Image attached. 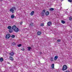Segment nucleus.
I'll return each mask as SVG.
<instances>
[{"label":"nucleus","mask_w":72,"mask_h":72,"mask_svg":"<svg viewBox=\"0 0 72 72\" xmlns=\"http://www.w3.org/2000/svg\"><path fill=\"white\" fill-rule=\"evenodd\" d=\"M58 57L57 56H56L54 57V60H57L58 59Z\"/></svg>","instance_id":"8"},{"label":"nucleus","mask_w":72,"mask_h":72,"mask_svg":"<svg viewBox=\"0 0 72 72\" xmlns=\"http://www.w3.org/2000/svg\"><path fill=\"white\" fill-rule=\"evenodd\" d=\"M51 67L52 69H54V64H52V65H51Z\"/></svg>","instance_id":"13"},{"label":"nucleus","mask_w":72,"mask_h":72,"mask_svg":"<svg viewBox=\"0 0 72 72\" xmlns=\"http://www.w3.org/2000/svg\"><path fill=\"white\" fill-rule=\"evenodd\" d=\"M10 60H11L12 61H13V60H14V59L13 58V57H10Z\"/></svg>","instance_id":"11"},{"label":"nucleus","mask_w":72,"mask_h":72,"mask_svg":"<svg viewBox=\"0 0 72 72\" xmlns=\"http://www.w3.org/2000/svg\"><path fill=\"white\" fill-rule=\"evenodd\" d=\"M45 14L46 15V16H48V15L49 14V12L48 11L46 12L45 13Z\"/></svg>","instance_id":"9"},{"label":"nucleus","mask_w":72,"mask_h":72,"mask_svg":"<svg viewBox=\"0 0 72 72\" xmlns=\"http://www.w3.org/2000/svg\"><path fill=\"white\" fill-rule=\"evenodd\" d=\"M9 54L11 56H13L14 54V53L13 52H11L9 53Z\"/></svg>","instance_id":"6"},{"label":"nucleus","mask_w":72,"mask_h":72,"mask_svg":"<svg viewBox=\"0 0 72 72\" xmlns=\"http://www.w3.org/2000/svg\"><path fill=\"white\" fill-rule=\"evenodd\" d=\"M12 44L13 45H15V43L14 42H13Z\"/></svg>","instance_id":"22"},{"label":"nucleus","mask_w":72,"mask_h":72,"mask_svg":"<svg viewBox=\"0 0 72 72\" xmlns=\"http://www.w3.org/2000/svg\"><path fill=\"white\" fill-rule=\"evenodd\" d=\"M42 16H44V13H42Z\"/></svg>","instance_id":"26"},{"label":"nucleus","mask_w":72,"mask_h":72,"mask_svg":"<svg viewBox=\"0 0 72 72\" xmlns=\"http://www.w3.org/2000/svg\"><path fill=\"white\" fill-rule=\"evenodd\" d=\"M67 69V66L66 65H64L62 67V71H64L65 70H66Z\"/></svg>","instance_id":"4"},{"label":"nucleus","mask_w":72,"mask_h":72,"mask_svg":"<svg viewBox=\"0 0 72 72\" xmlns=\"http://www.w3.org/2000/svg\"><path fill=\"white\" fill-rule=\"evenodd\" d=\"M33 14H34V11H33L32 12L30 13L31 15H33Z\"/></svg>","instance_id":"14"},{"label":"nucleus","mask_w":72,"mask_h":72,"mask_svg":"<svg viewBox=\"0 0 72 72\" xmlns=\"http://www.w3.org/2000/svg\"><path fill=\"white\" fill-rule=\"evenodd\" d=\"M37 34L38 35H40L41 34V32L38 31L37 33Z\"/></svg>","instance_id":"10"},{"label":"nucleus","mask_w":72,"mask_h":72,"mask_svg":"<svg viewBox=\"0 0 72 72\" xmlns=\"http://www.w3.org/2000/svg\"><path fill=\"white\" fill-rule=\"evenodd\" d=\"M57 41H58V42H60V39H58L57 40Z\"/></svg>","instance_id":"29"},{"label":"nucleus","mask_w":72,"mask_h":72,"mask_svg":"<svg viewBox=\"0 0 72 72\" xmlns=\"http://www.w3.org/2000/svg\"><path fill=\"white\" fill-rule=\"evenodd\" d=\"M8 64H10V63L9 62H8Z\"/></svg>","instance_id":"34"},{"label":"nucleus","mask_w":72,"mask_h":72,"mask_svg":"<svg viewBox=\"0 0 72 72\" xmlns=\"http://www.w3.org/2000/svg\"><path fill=\"white\" fill-rule=\"evenodd\" d=\"M11 37L12 38H14V37H15V35H12Z\"/></svg>","instance_id":"21"},{"label":"nucleus","mask_w":72,"mask_h":72,"mask_svg":"<svg viewBox=\"0 0 72 72\" xmlns=\"http://www.w3.org/2000/svg\"><path fill=\"white\" fill-rule=\"evenodd\" d=\"M22 23H23V22H20V24H21V25H22Z\"/></svg>","instance_id":"31"},{"label":"nucleus","mask_w":72,"mask_h":72,"mask_svg":"<svg viewBox=\"0 0 72 72\" xmlns=\"http://www.w3.org/2000/svg\"><path fill=\"white\" fill-rule=\"evenodd\" d=\"M3 60H4V59H3V58L1 57L0 58V62H3Z\"/></svg>","instance_id":"15"},{"label":"nucleus","mask_w":72,"mask_h":72,"mask_svg":"<svg viewBox=\"0 0 72 72\" xmlns=\"http://www.w3.org/2000/svg\"><path fill=\"white\" fill-rule=\"evenodd\" d=\"M68 1H69V2H72V0H68Z\"/></svg>","instance_id":"27"},{"label":"nucleus","mask_w":72,"mask_h":72,"mask_svg":"<svg viewBox=\"0 0 72 72\" xmlns=\"http://www.w3.org/2000/svg\"><path fill=\"white\" fill-rule=\"evenodd\" d=\"M10 35L9 34H7L6 37H5V38L6 39H9L10 37Z\"/></svg>","instance_id":"5"},{"label":"nucleus","mask_w":72,"mask_h":72,"mask_svg":"<svg viewBox=\"0 0 72 72\" xmlns=\"http://www.w3.org/2000/svg\"><path fill=\"white\" fill-rule=\"evenodd\" d=\"M17 46L18 47H20L22 46V44H19V45H18Z\"/></svg>","instance_id":"23"},{"label":"nucleus","mask_w":72,"mask_h":72,"mask_svg":"<svg viewBox=\"0 0 72 72\" xmlns=\"http://www.w3.org/2000/svg\"><path fill=\"white\" fill-rule=\"evenodd\" d=\"M12 29L13 30V32L14 30V32H18V31H19V29L16 26L14 25L12 27Z\"/></svg>","instance_id":"1"},{"label":"nucleus","mask_w":72,"mask_h":72,"mask_svg":"<svg viewBox=\"0 0 72 72\" xmlns=\"http://www.w3.org/2000/svg\"><path fill=\"white\" fill-rule=\"evenodd\" d=\"M45 13V10H43L42 11V13Z\"/></svg>","instance_id":"20"},{"label":"nucleus","mask_w":72,"mask_h":72,"mask_svg":"<svg viewBox=\"0 0 72 72\" xmlns=\"http://www.w3.org/2000/svg\"><path fill=\"white\" fill-rule=\"evenodd\" d=\"M33 26V23H32L30 24V26Z\"/></svg>","instance_id":"28"},{"label":"nucleus","mask_w":72,"mask_h":72,"mask_svg":"<svg viewBox=\"0 0 72 72\" xmlns=\"http://www.w3.org/2000/svg\"><path fill=\"white\" fill-rule=\"evenodd\" d=\"M69 20H70V21H71V20H72V17H70L69 18Z\"/></svg>","instance_id":"24"},{"label":"nucleus","mask_w":72,"mask_h":72,"mask_svg":"<svg viewBox=\"0 0 72 72\" xmlns=\"http://www.w3.org/2000/svg\"><path fill=\"white\" fill-rule=\"evenodd\" d=\"M41 26H44L43 25V24H41V25H40Z\"/></svg>","instance_id":"33"},{"label":"nucleus","mask_w":72,"mask_h":72,"mask_svg":"<svg viewBox=\"0 0 72 72\" xmlns=\"http://www.w3.org/2000/svg\"><path fill=\"white\" fill-rule=\"evenodd\" d=\"M62 1H63V0H61Z\"/></svg>","instance_id":"35"},{"label":"nucleus","mask_w":72,"mask_h":72,"mask_svg":"<svg viewBox=\"0 0 72 72\" xmlns=\"http://www.w3.org/2000/svg\"><path fill=\"white\" fill-rule=\"evenodd\" d=\"M12 27L10 26H8V29H9V31L10 33H12V32H13V29H12Z\"/></svg>","instance_id":"2"},{"label":"nucleus","mask_w":72,"mask_h":72,"mask_svg":"<svg viewBox=\"0 0 72 72\" xmlns=\"http://www.w3.org/2000/svg\"><path fill=\"white\" fill-rule=\"evenodd\" d=\"M21 50H22L23 51H24V48H22L21 49Z\"/></svg>","instance_id":"30"},{"label":"nucleus","mask_w":72,"mask_h":72,"mask_svg":"<svg viewBox=\"0 0 72 72\" xmlns=\"http://www.w3.org/2000/svg\"><path fill=\"white\" fill-rule=\"evenodd\" d=\"M42 54V52H39V54L40 55H41V54Z\"/></svg>","instance_id":"25"},{"label":"nucleus","mask_w":72,"mask_h":72,"mask_svg":"<svg viewBox=\"0 0 72 72\" xmlns=\"http://www.w3.org/2000/svg\"><path fill=\"white\" fill-rule=\"evenodd\" d=\"M65 72H70V71H66Z\"/></svg>","instance_id":"32"},{"label":"nucleus","mask_w":72,"mask_h":72,"mask_svg":"<svg viewBox=\"0 0 72 72\" xmlns=\"http://www.w3.org/2000/svg\"><path fill=\"white\" fill-rule=\"evenodd\" d=\"M11 18H12V19H13V18H14V15H12L11 16Z\"/></svg>","instance_id":"18"},{"label":"nucleus","mask_w":72,"mask_h":72,"mask_svg":"<svg viewBox=\"0 0 72 72\" xmlns=\"http://www.w3.org/2000/svg\"><path fill=\"white\" fill-rule=\"evenodd\" d=\"M61 23L62 24H64L66 23V22L64 20H62L61 21Z\"/></svg>","instance_id":"17"},{"label":"nucleus","mask_w":72,"mask_h":72,"mask_svg":"<svg viewBox=\"0 0 72 72\" xmlns=\"http://www.w3.org/2000/svg\"><path fill=\"white\" fill-rule=\"evenodd\" d=\"M50 60L51 62H53V57H51L50 58Z\"/></svg>","instance_id":"12"},{"label":"nucleus","mask_w":72,"mask_h":72,"mask_svg":"<svg viewBox=\"0 0 72 72\" xmlns=\"http://www.w3.org/2000/svg\"><path fill=\"white\" fill-rule=\"evenodd\" d=\"M47 25L48 26H50L51 25V22L50 21H49L48 22Z\"/></svg>","instance_id":"7"},{"label":"nucleus","mask_w":72,"mask_h":72,"mask_svg":"<svg viewBox=\"0 0 72 72\" xmlns=\"http://www.w3.org/2000/svg\"><path fill=\"white\" fill-rule=\"evenodd\" d=\"M27 48L28 51H30V50H31V49H32V48L30 47H28Z\"/></svg>","instance_id":"16"},{"label":"nucleus","mask_w":72,"mask_h":72,"mask_svg":"<svg viewBox=\"0 0 72 72\" xmlns=\"http://www.w3.org/2000/svg\"><path fill=\"white\" fill-rule=\"evenodd\" d=\"M15 9H16L15 7H13L10 9V12H12V13H14V10H15Z\"/></svg>","instance_id":"3"},{"label":"nucleus","mask_w":72,"mask_h":72,"mask_svg":"<svg viewBox=\"0 0 72 72\" xmlns=\"http://www.w3.org/2000/svg\"><path fill=\"white\" fill-rule=\"evenodd\" d=\"M54 8H51L49 10H50V11H53V10H54Z\"/></svg>","instance_id":"19"}]
</instances>
